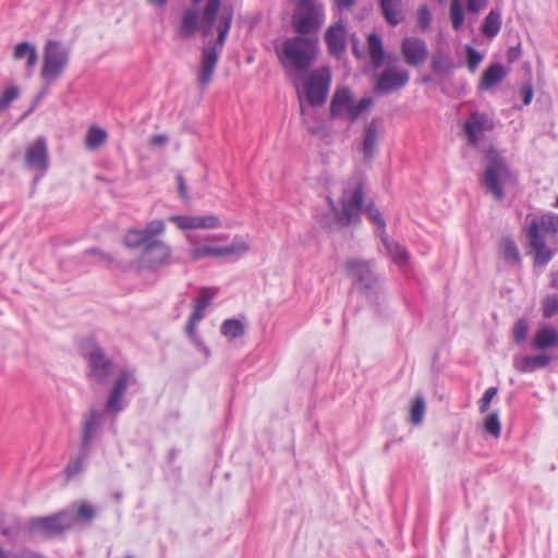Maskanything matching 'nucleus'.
Instances as JSON below:
<instances>
[{
	"label": "nucleus",
	"instance_id": "1",
	"mask_svg": "<svg viewBox=\"0 0 558 558\" xmlns=\"http://www.w3.org/2000/svg\"><path fill=\"white\" fill-rule=\"evenodd\" d=\"M190 1L192 5L182 10L175 28V35L180 39H190L197 33H201L203 37H209L217 22L218 36L216 39L207 41L201 57L198 83L202 86H207L213 80L219 57L226 45L233 21V13L232 10H225L218 15L221 0Z\"/></svg>",
	"mask_w": 558,
	"mask_h": 558
},
{
	"label": "nucleus",
	"instance_id": "2",
	"mask_svg": "<svg viewBox=\"0 0 558 558\" xmlns=\"http://www.w3.org/2000/svg\"><path fill=\"white\" fill-rule=\"evenodd\" d=\"M319 53L318 36H292L283 40L278 59L287 73L305 75Z\"/></svg>",
	"mask_w": 558,
	"mask_h": 558
},
{
	"label": "nucleus",
	"instance_id": "3",
	"mask_svg": "<svg viewBox=\"0 0 558 558\" xmlns=\"http://www.w3.org/2000/svg\"><path fill=\"white\" fill-rule=\"evenodd\" d=\"M488 163L484 170L481 183L486 194L496 201H502L506 196L505 187L517 181L515 174L510 170L507 160L496 150H489L486 155Z\"/></svg>",
	"mask_w": 558,
	"mask_h": 558
},
{
	"label": "nucleus",
	"instance_id": "4",
	"mask_svg": "<svg viewBox=\"0 0 558 558\" xmlns=\"http://www.w3.org/2000/svg\"><path fill=\"white\" fill-rule=\"evenodd\" d=\"M80 354L86 361L87 379L99 385L107 383L113 374L114 363L105 349L93 338H86L80 343Z\"/></svg>",
	"mask_w": 558,
	"mask_h": 558
},
{
	"label": "nucleus",
	"instance_id": "5",
	"mask_svg": "<svg viewBox=\"0 0 558 558\" xmlns=\"http://www.w3.org/2000/svg\"><path fill=\"white\" fill-rule=\"evenodd\" d=\"M296 1L291 22L295 36H318L325 20L324 5L317 0Z\"/></svg>",
	"mask_w": 558,
	"mask_h": 558
},
{
	"label": "nucleus",
	"instance_id": "6",
	"mask_svg": "<svg viewBox=\"0 0 558 558\" xmlns=\"http://www.w3.org/2000/svg\"><path fill=\"white\" fill-rule=\"evenodd\" d=\"M71 50L59 40L46 41L43 53L40 76L48 87L54 83L66 70L70 62Z\"/></svg>",
	"mask_w": 558,
	"mask_h": 558
},
{
	"label": "nucleus",
	"instance_id": "7",
	"mask_svg": "<svg viewBox=\"0 0 558 558\" xmlns=\"http://www.w3.org/2000/svg\"><path fill=\"white\" fill-rule=\"evenodd\" d=\"M217 293V288L204 287L201 289L199 294L194 301L193 311L185 326L187 338L195 345V348L204 354L206 359L211 355V352L205 344L202 337L198 335L197 325L205 317V311L211 304Z\"/></svg>",
	"mask_w": 558,
	"mask_h": 558
},
{
	"label": "nucleus",
	"instance_id": "8",
	"mask_svg": "<svg viewBox=\"0 0 558 558\" xmlns=\"http://www.w3.org/2000/svg\"><path fill=\"white\" fill-rule=\"evenodd\" d=\"M347 276L354 287L366 298H373L380 291V279L373 270L371 262L351 258L344 264Z\"/></svg>",
	"mask_w": 558,
	"mask_h": 558
},
{
	"label": "nucleus",
	"instance_id": "9",
	"mask_svg": "<svg viewBox=\"0 0 558 558\" xmlns=\"http://www.w3.org/2000/svg\"><path fill=\"white\" fill-rule=\"evenodd\" d=\"M331 84V72L328 66L315 69L304 81L305 97L312 107H319L326 102Z\"/></svg>",
	"mask_w": 558,
	"mask_h": 558
},
{
	"label": "nucleus",
	"instance_id": "10",
	"mask_svg": "<svg viewBox=\"0 0 558 558\" xmlns=\"http://www.w3.org/2000/svg\"><path fill=\"white\" fill-rule=\"evenodd\" d=\"M72 517L65 510L47 517L33 518L28 522V530L33 534L53 537L71 529Z\"/></svg>",
	"mask_w": 558,
	"mask_h": 558
},
{
	"label": "nucleus",
	"instance_id": "11",
	"mask_svg": "<svg viewBox=\"0 0 558 558\" xmlns=\"http://www.w3.org/2000/svg\"><path fill=\"white\" fill-rule=\"evenodd\" d=\"M364 185L361 181H355L353 186L345 189L342 194V219L347 225L360 221V213L363 209Z\"/></svg>",
	"mask_w": 558,
	"mask_h": 558
},
{
	"label": "nucleus",
	"instance_id": "12",
	"mask_svg": "<svg viewBox=\"0 0 558 558\" xmlns=\"http://www.w3.org/2000/svg\"><path fill=\"white\" fill-rule=\"evenodd\" d=\"M102 415L96 408H90L84 413L81 423L80 447L84 450H93V446L101 435Z\"/></svg>",
	"mask_w": 558,
	"mask_h": 558
},
{
	"label": "nucleus",
	"instance_id": "13",
	"mask_svg": "<svg viewBox=\"0 0 558 558\" xmlns=\"http://www.w3.org/2000/svg\"><path fill=\"white\" fill-rule=\"evenodd\" d=\"M136 383L133 372L123 369L119 373L113 386L109 392L108 400L105 405V412L108 414H118L124 409L123 396L129 385Z\"/></svg>",
	"mask_w": 558,
	"mask_h": 558
},
{
	"label": "nucleus",
	"instance_id": "14",
	"mask_svg": "<svg viewBox=\"0 0 558 558\" xmlns=\"http://www.w3.org/2000/svg\"><path fill=\"white\" fill-rule=\"evenodd\" d=\"M410 80L409 72L391 66L385 70L377 78L374 86V93L377 95H388L402 89Z\"/></svg>",
	"mask_w": 558,
	"mask_h": 558
},
{
	"label": "nucleus",
	"instance_id": "15",
	"mask_svg": "<svg viewBox=\"0 0 558 558\" xmlns=\"http://www.w3.org/2000/svg\"><path fill=\"white\" fill-rule=\"evenodd\" d=\"M170 256V247L162 241L154 240L145 245L141 255V263L144 267L156 270L168 265Z\"/></svg>",
	"mask_w": 558,
	"mask_h": 558
},
{
	"label": "nucleus",
	"instance_id": "16",
	"mask_svg": "<svg viewBox=\"0 0 558 558\" xmlns=\"http://www.w3.org/2000/svg\"><path fill=\"white\" fill-rule=\"evenodd\" d=\"M401 52L410 66H418L428 57L427 44L420 37H405L401 43Z\"/></svg>",
	"mask_w": 558,
	"mask_h": 558
},
{
	"label": "nucleus",
	"instance_id": "17",
	"mask_svg": "<svg viewBox=\"0 0 558 558\" xmlns=\"http://www.w3.org/2000/svg\"><path fill=\"white\" fill-rule=\"evenodd\" d=\"M494 122L484 112H472L470 118L464 123V132L468 137V142L472 146H476L480 142L481 134L485 131H492L494 129Z\"/></svg>",
	"mask_w": 558,
	"mask_h": 558
},
{
	"label": "nucleus",
	"instance_id": "18",
	"mask_svg": "<svg viewBox=\"0 0 558 558\" xmlns=\"http://www.w3.org/2000/svg\"><path fill=\"white\" fill-rule=\"evenodd\" d=\"M536 227V234L546 238L553 243H558V215L544 214L533 217L527 226L526 235L533 234V227Z\"/></svg>",
	"mask_w": 558,
	"mask_h": 558
},
{
	"label": "nucleus",
	"instance_id": "19",
	"mask_svg": "<svg viewBox=\"0 0 558 558\" xmlns=\"http://www.w3.org/2000/svg\"><path fill=\"white\" fill-rule=\"evenodd\" d=\"M25 162L28 168L46 172L49 167L48 147L45 137H38L25 153Z\"/></svg>",
	"mask_w": 558,
	"mask_h": 558
},
{
	"label": "nucleus",
	"instance_id": "20",
	"mask_svg": "<svg viewBox=\"0 0 558 558\" xmlns=\"http://www.w3.org/2000/svg\"><path fill=\"white\" fill-rule=\"evenodd\" d=\"M169 220L181 230L216 229L221 226L220 219L215 215L205 216H171Z\"/></svg>",
	"mask_w": 558,
	"mask_h": 558
},
{
	"label": "nucleus",
	"instance_id": "21",
	"mask_svg": "<svg viewBox=\"0 0 558 558\" xmlns=\"http://www.w3.org/2000/svg\"><path fill=\"white\" fill-rule=\"evenodd\" d=\"M325 41L328 52L339 58L347 48L345 25L341 21L330 25L325 33Z\"/></svg>",
	"mask_w": 558,
	"mask_h": 558
},
{
	"label": "nucleus",
	"instance_id": "22",
	"mask_svg": "<svg viewBox=\"0 0 558 558\" xmlns=\"http://www.w3.org/2000/svg\"><path fill=\"white\" fill-rule=\"evenodd\" d=\"M530 247L534 251V266L545 267L553 258L554 252L546 246L544 236L536 234V227H533V234L526 235Z\"/></svg>",
	"mask_w": 558,
	"mask_h": 558
},
{
	"label": "nucleus",
	"instance_id": "23",
	"mask_svg": "<svg viewBox=\"0 0 558 558\" xmlns=\"http://www.w3.org/2000/svg\"><path fill=\"white\" fill-rule=\"evenodd\" d=\"M551 362V356L541 353L534 356H514L513 367L520 373H533L538 368L547 367Z\"/></svg>",
	"mask_w": 558,
	"mask_h": 558
},
{
	"label": "nucleus",
	"instance_id": "24",
	"mask_svg": "<svg viewBox=\"0 0 558 558\" xmlns=\"http://www.w3.org/2000/svg\"><path fill=\"white\" fill-rule=\"evenodd\" d=\"M379 140L378 120H372L364 129L362 153L365 160H371Z\"/></svg>",
	"mask_w": 558,
	"mask_h": 558
},
{
	"label": "nucleus",
	"instance_id": "25",
	"mask_svg": "<svg viewBox=\"0 0 558 558\" xmlns=\"http://www.w3.org/2000/svg\"><path fill=\"white\" fill-rule=\"evenodd\" d=\"M507 76L505 66L500 63L490 64L483 73L480 89L488 90L500 84Z\"/></svg>",
	"mask_w": 558,
	"mask_h": 558
},
{
	"label": "nucleus",
	"instance_id": "26",
	"mask_svg": "<svg viewBox=\"0 0 558 558\" xmlns=\"http://www.w3.org/2000/svg\"><path fill=\"white\" fill-rule=\"evenodd\" d=\"M381 14L390 26H397L403 21L401 0H379Z\"/></svg>",
	"mask_w": 558,
	"mask_h": 558
},
{
	"label": "nucleus",
	"instance_id": "27",
	"mask_svg": "<svg viewBox=\"0 0 558 558\" xmlns=\"http://www.w3.org/2000/svg\"><path fill=\"white\" fill-rule=\"evenodd\" d=\"M352 102V93L349 87L338 88L330 101V117L337 118L342 114V111L345 109L349 110V107Z\"/></svg>",
	"mask_w": 558,
	"mask_h": 558
},
{
	"label": "nucleus",
	"instance_id": "28",
	"mask_svg": "<svg viewBox=\"0 0 558 558\" xmlns=\"http://www.w3.org/2000/svg\"><path fill=\"white\" fill-rule=\"evenodd\" d=\"M501 24V11L497 9H492L483 21L481 27L482 34L487 38H494L499 34Z\"/></svg>",
	"mask_w": 558,
	"mask_h": 558
},
{
	"label": "nucleus",
	"instance_id": "29",
	"mask_svg": "<svg viewBox=\"0 0 558 558\" xmlns=\"http://www.w3.org/2000/svg\"><path fill=\"white\" fill-rule=\"evenodd\" d=\"M557 345L558 331L551 327L539 329L533 339V347L537 350H545Z\"/></svg>",
	"mask_w": 558,
	"mask_h": 558
},
{
	"label": "nucleus",
	"instance_id": "30",
	"mask_svg": "<svg viewBox=\"0 0 558 558\" xmlns=\"http://www.w3.org/2000/svg\"><path fill=\"white\" fill-rule=\"evenodd\" d=\"M454 69L453 60L441 50L436 51L430 60V70L436 75H447Z\"/></svg>",
	"mask_w": 558,
	"mask_h": 558
},
{
	"label": "nucleus",
	"instance_id": "31",
	"mask_svg": "<svg viewBox=\"0 0 558 558\" xmlns=\"http://www.w3.org/2000/svg\"><path fill=\"white\" fill-rule=\"evenodd\" d=\"M499 251L504 260L511 265L517 266L521 264V255L517 243L511 238H504L499 244Z\"/></svg>",
	"mask_w": 558,
	"mask_h": 558
},
{
	"label": "nucleus",
	"instance_id": "32",
	"mask_svg": "<svg viewBox=\"0 0 558 558\" xmlns=\"http://www.w3.org/2000/svg\"><path fill=\"white\" fill-rule=\"evenodd\" d=\"M65 512L72 517L71 527L76 523L89 524L95 517L94 508L86 502L80 504L76 508L65 509Z\"/></svg>",
	"mask_w": 558,
	"mask_h": 558
},
{
	"label": "nucleus",
	"instance_id": "33",
	"mask_svg": "<svg viewBox=\"0 0 558 558\" xmlns=\"http://www.w3.org/2000/svg\"><path fill=\"white\" fill-rule=\"evenodd\" d=\"M368 53L374 68L383 65L385 50L381 38L376 34H371L367 38Z\"/></svg>",
	"mask_w": 558,
	"mask_h": 558
},
{
	"label": "nucleus",
	"instance_id": "34",
	"mask_svg": "<svg viewBox=\"0 0 558 558\" xmlns=\"http://www.w3.org/2000/svg\"><path fill=\"white\" fill-rule=\"evenodd\" d=\"M90 452L80 448L77 456L70 459L64 470L68 480H72L84 471L85 462L89 458Z\"/></svg>",
	"mask_w": 558,
	"mask_h": 558
},
{
	"label": "nucleus",
	"instance_id": "35",
	"mask_svg": "<svg viewBox=\"0 0 558 558\" xmlns=\"http://www.w3.org/2000/svg\"><path fill=\"white\" fill-rule=\"evenodd\" d=\"M13 57L16 60L26 59V66L32 69L37 63L36 47L29 43H20L15 46Z\"/></svg>",
	"mask_w": 558,
	"mask_h": 558
},
{
	"label": "nucleus",
	"instance_id": "36",
	"mask_svg": "<svg viewBox=\"0 0 558 558\" xmlns=\"http://www.w3.org/2000/svg\"><path fill=\"white\" fill-rule=\"evenodd\" d=\"M381 240L389 256L393 259L395 263L402 265L408 262V252L402 245H400L398 242L390 241L386 233L381 235Z\"/></svg>",
	"mask_w": 558,
	"mask_h": 558
},
{
	"label": "nucleus",
	"instance_id": "37",
	"mask_svg": "<svg viewBox=\"0 0 558 558\" xmlns=\"http://www.w3.org/2000/svg\"><path fill=\"white\" fill-rule=\"evenodd\" d=\"M220 257H240L250 251V244L242 238L235 236L229 245L219 246Z\"/></svg>",
	"mask_w": 558,
	"mask_h": 558
},
{
	"label": "nucleus",
	"instance_id": "38",
	"mask_svg": "<svg viewBox=\"0 0 558 558\" xmlns=\"http://www.w3.org/2000/svg\"><path fill=\"white\" fill-rule=\"evenodd\" d=\"M221 333L229 340L240 338L245 332L244 324L235 318L226 319L220 328Z\"/></svg>",
	"mask_w": 558,
	"mask_h": 558
},
{
	"label": "nucleus",
	"instance_id": "39",
	"mask_svg": "<svg viewBox=\"0 0 558 558\" xmlns=\"http://www.w3.org/2000/svg\"><path fill=\"white\" fill-rule=\"evenodd\" d=\"M107 140V132L96 125L92 126L86 135V147L89 150H95L101 146Z\"/></svg>",
	"mask_w": 558,
	"mask_h": 558
},
{
	"label": "nucleus",
	"instance_id": "40",
	"mask_svg": "<svg viewBox=\"0 0 558 558\" xmlns=\"http://www.w3.org/2000/svg\"><path fill=\"white\" fill-rule=\"evenodd\" d=\"M191 260L196 262L208 257H220L219 246L201 245L189 252Z\"/></svg>",
	"mask_w": 558,
	"mask_h": 558
},
{
	"label": "nucleus",
	"instance_id": "41",
	"mask_svg": "<svg viewBox=\"0 0 558 558\" xmlns=\"http://www.w3.org/2000/svg\"><path fill=\"white\" fill-rule=\"evenodd\" d=\"M21 95V89L16 85H11L7 87L0 94V114L8 110L12 102L16 100Z\"/></svg>",
	"mask_w": 558,
	"mask_h": 558
},
{
	"label": "nucleus",
	"instance_id": "42",
	"mask_svg": "<svg viewBox=\"0 0 558 558\" xmlns=\"http://www.w3.org/2000/svg\"><path fill=\"white\" fill-rule=\"evenodd\" d=\"M426 403L423 396H416L412 402L410 421L414 425L422 423L425 414Z\"/></svg>",
	"mask_w": 558,
	"mask_h": 558
},
{
	"label": "nucleus",
	"instance_id": "43",
	"mask_svg": "<svg viewBox=\"0 0 558 558\" xmlns=\"http://www.w3.org/2000/svg\"><path fill=\"white\" fill-rule=\"evenodd\" d=\"M150 241L147 240L145 232L138 229L129 230L124 236V244L132 248L138 247L143 244L146 245Z\"/></svg>",
	"mask_w": 558,
	"mask_h": 558
},
{
	"label": "nucleus",
	"instance_id": "44",
	"mask_svg": "<svg viewBox=\"0 0 558 558\" xmlns=\"http://www.w3.org/2000/svg\"><path fill=\"white\" fill-rule=\"evenodd\" d=\"M450 19L452 27L459 31L464 24V12L460 0H451Z\"/></svg>",
	"mask_w": 558,
	"mask_h": 558
},
{
	"label": "nucleus",
	"instance_id": "45",
	"mask_svg": "<svg viewBox=\"0 0 558 558\" xmlns=\"http://www.w3.org/2000/svg\"><path fill=\"white\" fill-rule=\"evenodd\" d=\"M372 104H373V99L369 97L361 98L357 104H353V101H352L349 107V110H348L350 120L352 122L357 120V118L361 116V113L364 112Z\"/></svg>",
	"mask_w": 558,
	"mask_h": 558
},
{
	"label": "nucleus",
	"instance_id": "46",
	"mask_svg": "<svg viewBox=\"0 0 558 558\" xmlns=\"http://www.w3.org/2000/svg\"><path fill=\"white\" fill-rule=\"evenodd\" d=\"M513 341L517 344L523 343L529 333V324L524 318L518 319L513 326Z\"/></svg>",
	"mask_w": 558,
	"mask_h": 558
},
{
	"label": "nucleus",
	"instance_id": "47",
	"mask_svg": "<svg viewBox=\"0 0 558 558\" xmlns=\"http://www.w3.org/2000/svg\"><path fill=\"white\" fill-rule=\"evenodd\" d=\"M485 430L494 437H499L501 425L498 413H490L484 420Z\"/></svg>",
	"mask_w": 558,
	"mask_h": 558
},
{
	"label": "nucleus",
	"instance_id": "48",
	"mask_svg": "<svg viewBox=\"0 0 558 558\" xmlns=\"http://www.w3.org/2000/svg\"><path fill=\"white\" fill-rule=\"evenodd\" d=\"M364 213L367 218L376 226H378L383 230V234L385 233L386 222L381 217L379 209L374 204H368L364 208Z\"/></svg>",
	"mask_w": 558,
	"mask_h": 558
},
{
	"label": "nucleus",
	"instance_id": "49",
	"mask_svg": "<svg viewBox=\"0 0 558 558\" xmlns=\"http://www.w3.org/2000/svg\"><path fill=\"white\" fill-rule=\"evenodd\" d=\"M543 315L546 318H550L558 313V295H547L543 300Z\"/></svg>",
	"mask_w": 558,
	"mask_h": 558
},
{
	"label": "nucleus",
	"instance_id": "50",
	"mask_svg": "<svg viewBox=\"0 0 558 558\" xmlns=\"http://www.w3.org/2000/svg\"><path fill=\"white\" fill-rule=\"evenodd\" d=\"M432 23V13L426 5L421 7L416 13V24L421 31L429 28Z\"/></svg>",
	"mask_w": 558,
	"mask_h": 558
},
{
	"label": "nucleus",
	"instance_id": "51",
	"mask_svg": "<svg viewBox=\"0 0 558 558\" xmlns=\"http://www.w3.org/2000/svg\"><path fill=\"white\" fill-rule=\"evenodd\" d=\"M498 388L489 387L484 392L483 397L478 401V409L481 413H485L488 411L492 400L497 396Z\"/></svg>",
	"mask_w": 558,
	"mask_h": 558
},
{
	"label": "nucleus",
	"instance_id": "52",
	"mask_svg": "<svg viewBox=\"0 0 558 558\" xmlns=\"http://www.w3.org/2000/svg\"><path fill=\"white\" fill-rule=\"evenodd\" d=\"M466 59H468V68L471 72H475L478 64L483 60V54L480 53L476 49L471 46L466 47Z\"/></svg>",
	"mask_w": 558,
	"mask_h": 558
},
{
	"label": "nucleus",
	"instance_id": "53",
	"mask_svg": "<svg viewBox=\"0 0 558 558\" xmlns=\"http://www.w3.org/2000/svg\"><path fill=\"white\" fill-rule=\"evenodd\" d=\"M165 230V223L162 220H153L147 223L146 228L143 229L147 240L161 234Z\"/></svg>",
	"mask_w": 558,
	"mask_h": 558
},
{
	"label": "nucleus",
	"instance_id": "54",
	"mask_svg": "<svg viewBox=\"0 0 558 558\" xmlns=\"http://www.w3.org/2000/svg\"><path fill=\"white\" fill-rule=\"evenodd\" d=\"M84 255L85 256H95L96 263L104 264V265H110L113 260L109 254H107L98 248L86 250L84 252Z\"/></svg>",
	"mask_w": 558,
	"mask_h": 558
},
{
	"label": "nucleus",
	"instance_id": "55",
	"mask_svg": "<svg viewBox=\"0 0 558 558\" xmlns=\"http://www.w3.org/2000/svg\"><path fill=\"white\" fill-rule=\"evenodd\" d=\"M488 0H466V9L472 13H480L487 7Z\"/></svg>",
	"mask_w": 558,
	"mask_h": 558
},
{
	"label": "nucleus",
	"instance_id": "56",
	"mask_svg": "<svg viewBox=\"0 0 558 558\" xmlns=\"http://www.w3.org/2000/svg\"><path fill=\"white\" fill-rule=\"evenodd\" d=\"M522 54L520 45L510 47L507 51V60L509 63L515 62Z\"/></svg>",
	"mask_w": 558,
	"mask_h": 558
},
{
	"label": "nucleus",
	"instance_id": "57",
	"mask_svg": "<svg viewBox=\"0 0 558 558\" xmlns=\"http://www.w3.org/2000/svg\"><path fill=\"white\" fill-rule=\"evenodd\" d=\"M332 1L340 12L351 10L356 3V0H332Z\"/></svg>",
	"mask_w": 558,
	"mask_h": 558
},
{
	"label": "nucleus",
	"instance_id": "58",
	"mask_svg": "<svg viewBox=\"0 0 558 558\" xmlns=\"http://www.w3.org/2000/svg\"><path fill=\"white\" fill-rule=\"evenodd\" d=\"M175 179L178 182V191H179L181 198L187 199L186 185H185L183 175L179 173V174H177Z\"/></svg>",
	"mask_w": 558,
	"mask_h": 558
},
{
	"label": "nucleus",
	"instance_id": "59",
	"mask_svg": "<svg viewBox=\"0 0 558 558\" xmlns=\"http://www.w3.org/2000/svg\"><path fill=\"white\" fill-rule=\"evenodd\" d=\"M168 138L165 135L157 134L151 136L150 138V145L153 146H162L167 143Z\"/></svg>",
	"mask_w": 558,
	"mask_h": 558
},
{
	"label": "nucleus",
	"instance_id": "60",
	"mask_svg": "<svg viewBox=\"0 0 558 558\" xmlns=\"http://www.w3.org/2000/svg\"><path fill=\"white\" fill-rule=\"evenodd\" d=\"M533 88L532 86H526L523 88V104L530 105L533 98Z\"/></svg>",
	"mask_w": 558,
	"mask_h": 558
},
{
	"label": "nucleus",
	"instance_id": "61",
	"mask_svg": "<svg viewBox=\"0 0 558 558\" xmlns=\"http://www.w3.org/2000/svg\"><path fill=\"white\" fill-rule=\"evenodd\" d=\"M148 2L156 7H163L168 0H148Z\"/></svg>",
	"mask_w": 558,
	"mask_h": 558
},
{
	"label": "nucleus",
	"instance_id": "62",
	"mask_svg": "<svg viewBox=\"0 0 558 558\" xmlns=\"http://www.w3.org/2000/svg\"><path fill=\"white\" fill-rule=\"evenodd\" d=\"M177 457V450L175 449H171L168 453V459H169V462H173L174 459Z\"/></svg>",
	"mask_w": 558,
	"mask_h": 558
},
{
	"label": "nucleus",
	"instance_id": "63",
	"mask_svg": "<svg viewBox=\"0 0 558 558\" xmlns=\"http://www.w3.org/2000/svg\"><path fill=\"white\" fill-rule=\"evenodd\" d=\"M0 558H7V555L1 547H0Z\"/></svg>",
	"mask_w": 558,
	"mask_h": 558
},
{
	"label": "nucleus",
	"instance_id": "64",
	"mask_svg": "<svg viewBox=\"0 0 558 558\" xmlns=\"http://www.w3.org/2000/svg\"><path fill=\"white\" fill-rule=\"evenodd\" d=\"M551 287H554V288H558V281H557V279H554V280L551 281Z\"/></svg>",
	"mask_w": 558,
	"mask_h": 558
}]
</instances>
